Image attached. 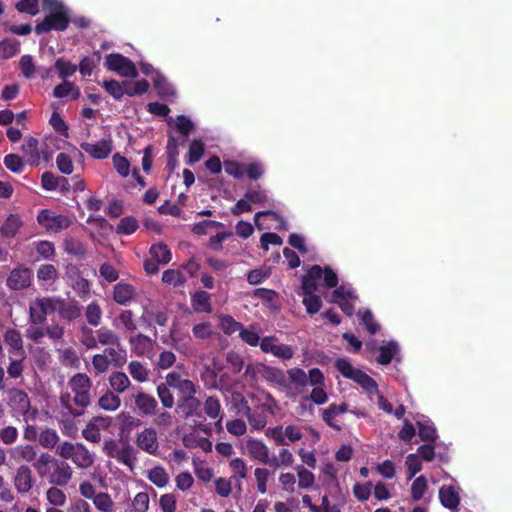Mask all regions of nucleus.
<instances>
[{"label": "nucleus", "mask_w": 512, "mask_h": 512, "mask_svg": "<svg viewBox=\"0 0 512 512\" xmlns=\"http://www.w3.org/2000/svg\"><path fill=\"white\" fill-rule=\"evenodd\" d=\"M70 18L61 3H53L49 14L35 26V32L38 35L45 34L51 30L64 31L68 28Z\"/></svg>", "instance_id": "nucleus-1"}, {"label": "nucleus", "mask_w": 512, "mask_h": 512, "mask_svg": "<svg viewBox=\"0 0 512 512\" xmlns=\"http://www.w3.org/2000/svg\"><path fill=\"white\" fill-rule=\"evenodd\" d=\"M68 385L73 392V404L79 408H86L91 403V380L85 373H77L72 376Z\"/></svg>", "instance_id": "nucleus-2"}, {"label": "nucleus", "mask_w": 512, "mask_h": 512, "mask_svg": "<svg viewBox=\"0 0 512 512\" xmlns=\"http://www.w3.org/2000/svg\"><path fill=\"white\" fill-rule=\"evenodd\" d=\"M118 419L121 420L120 440H110L105 443V451L108 456L117 459L119 462L128 466V443L124 441L125 429L128 427V417L125 412L119 414Z\"/></svg>", "instance_id": "nucleus-3"}, {"label": "nucleus", "mask_w": 512, "mask_h": 512, "mask_svg": "<svg viewBox=\"0 0 512 512\" xmlns=\"http://www.w3.org/2000/svg\"><path fill=\"white\" fill-rule=\"evenodd\" d=\"M7 404L13 415L26 418L31 409V402L28 394L19 388H11L7 391Z\"/></svg>", "instance_id": "nucleus-4"}, {"label": "nucleus", "mask_w": 512, "mask_h": 512, "mask_svg": "<svg viewBox=\"0 0 512 512\" xmlns=\"http://www.w3.org/2000/svg\"><path fill=\"white\" fill-rule=\"evenodd\" d=\"M247 453L260 463L269 464L270 467L279 468L278 458H270V450L262 440L250 438L246 441Z\"/></svg>", "instance_id": "nucleus-5"}, {"label": "nucleus", "mask_w": 512, "mask_h": 512, "mask_svg": "<svg viewBox=\"0 0 512 512\" xmlns=\"http://www.w3.org/2000/svg\"><path fill=\"white\" fill-rule=\"evenodd\" d=\"M37 222L48 232L58 233L71 225L70 219L65 215H52L51 211L43 209L37 215Z\"/></svg>", "instance_id": "nucleus-6"}, {"label": "nucleus", "mask_w": 512, "mask_h": 512, "mask_svg": "<svg viewBox=\"0 0 512 512\" xmlns=\"http://www.w3.org/2000/svg\"><path fill=\"white\" fill-rule=\"evenodd\" d=\"M259 347L262 352L271 353L282 360H291L294 356V350L292 347L286 344H279L276 336L263 337L259 343Z\"/></svg>", "instance_id": "nucleus-7"}, {"label": "nucleus", "mask_w": 512, "mask_h": 512, "mask_svg": "<svg viewBox=\"0 0 512 512\" xmlns=\"http://www.w3.org/2000/svg\"><path fill=\"white\" fill-rule=\"evenodd\" d=\"M52 311H56L62 320L72 322L81 316V307L77 301H66L63 298H51Z\"/></svg>", "instance_id": "nucleus-8"}, {"label": "nucleus", "mask_w": 512, "mask_h": 512, "mask_svg": "<svg viewBox=\"0 0 512 512\" xmlns=\"http://www.w3.org/2000/svg\"><path fill=\"white\" fill-rule=\"evenodd\" d=\"M31 280L32 270L24 265H18L9 273L6 286L13 291L23 290L31 285Z\"/></svg>", "instance_id": "nucleus-9"}, {"label": "nucleus", "mask_w": 512, "mask_h": 512, "mask_svg": "<svg viewBox=\"0 0 512 512\" xmlns=\"http://www.w3.org/2000/svg\"><path fill=\"white\" fill-rule=\"evenodd\" d=\"M72 475L73 470L71 466L66 461L55 458L48 482L55 486L64 487L68 485Z\"/></svg>", "instance_id": "nucleus-10"}, {"label": "nucleus", "mask_w": 512, "mask_h": 512, "mask_svg": "<svg viewBox=\"0 0 512 512\" xmlns=\"http://www.w3.org/2000/svg\"><path fill=\"white\" fill-rule=\"evenodd\" d=\"M13 483L18 493H28L35 483L31 468L27 465H20L14 475Z\"/></svg>", "instance_id": "nucleus-11"}, {"label": "nucleus", "mask_w": 512, "mask_h": 512, "mask_svg": "<svg viewBox=\"0 0 512 512\" xmlns=\"http://www.w3.org/2000/svg\"><path fill=\"white\" fill-rule=\"evenodd\" d=\"M3 340L9 346V353L14 356L26 357L23 338L19 330L8 328L3 334Z\"/></svg>", "instance_id": "nucleus-12"}, {"label": "nucleus", "mask_w": 512, "mask_h": 512, "mask_svg": "<svg viewBox=\"0 0 512 512\" xmlns=\"http://www.w3.org/2000/svg\"><path fill=\"white\" fill-rule=\"evenodd\" d=\"M80 148L94 159H105L112 151L111 141L105 139L96 143L82 142Z\"/></svg>", "instance_id": "nucleus-13"}, {"label": "nucleus", "mask_w": 512, "mask_h": 512, "mask_svg": "<svg viewBox=\"0 0 512 512\" xmlns=\"http://www.w3.org/2000/svg\"><path fill=\"white\" fill-rule=\"evenodd\" d=\"M153 84L159 98L173 101L177 97V93L173 84L168 82V79L162 73H154Z\"/></svg>", "instance_id": "nucleus-14"}, {"label": "nucleus", "mask_w": 512, "mask_h": 512, "mask_svg": "<svg viewBox=\"0 0 512 512\" xmlns=\"http://www.w3.org/2000/svg\"><path fill=\"white\" fill-rule=\"evenodd\" d=\"M322 278L321 265L314 264L301 279V289L303 295L315 293L317 289V280Z\"/></svg>", "instance_id": "nucleus-15"}, {"label": "nucleus", "mask_w": 512, "mask_h": 512, "mask_svg": "<svg viewBox=\"0 0 512 512\" xmlns=\"http://www.w3.org/2000/svg\"><path fill=\"white\" fill-rule=\"evenodd\" d=\"M131 351L137 356H146L151 358L154 352V342L150 337L141 335L130 338Z\"/></svg>", "instance_id": "nucleus-16"}, {"label": "nucleus", "mask_w": 512, "mask_h": 512, "mask_svg": "<svg viewBox=\"0 0 512 512\" xmlns=\"http://www.w3.org/2000/svg\"><path fill=\"white\" fill-rule=\"evenodd\" d=\"M258 369L259 375L262 376L264 380L271 383H276L280 386H288L286 374L283 370L279 369V367L260 364Z\"/></svg>", "instance_id": "nucleus-17"}, {"label": "nucleus", "mask_w": 512, "mask_h": 512, "mask_svg": "<svg viewBox=\"0 0 512 512\" xmlns=\"http://www.w3.org/2000/svg\"><path fill=\"white\" fill-rule=\"evenodd\" d=\"M135 405L142 416L155 415L158 409L157 400L146 392H138L135 395Z\"/></svg>", "instance_id": "nucleus-18"}, {"label": "nucleus", "mask_w": 512, "mask_h": 512, "mask_svg": "<svg viewBox=\"0 0 512 512\" xmlns=\"http://www.w3.org/2000/svg\"><path fill=\"white\" fill-rule=\"evenodd\" d=\"M440 503L451 511H458L461 497L453 486H442L439 489Z\"/></svg>", "instance_id": "nucleus-19"}, {"label": "nucleus", "mask_w": 512, "mask_h": 512, "mask_svg": "<svg viewBox=\"0 0 512 512\" xmlns=\"http://www.w3.org/2000/svg\"><path fill=\"white\" fill-rule=\"evenodd\" d=\"M137 445L147 453L154 454L159 448L155 429L146 428L142 433L138 434Z\"/></svg>", "instance_id": "nucleus-20"}, {"label": "nucleus", "mask_w": 512, "mask_h": 512, "mask_svg": "<svg viewBox=\"0 0 512 512\" xmlns=\"http://www.w3.org/2000/svg\"><path fill=\"white\" fill-rule=\"evenodd\" d=\"M37 308L30 307V322L32 324H43L46 321L47 310H52L51 298L36 300Z\"/></svg>", "instance_id": "nucleus-21"}, {"label": "nucleus", "mask_w": 512, "mask_h": 512, "mask_svg": "<svg viewBox=\"0 0 512 512\" xmlns=\"http://www.w3.org/2000/svg\"><path fill=\"white\" fill-rule=\"evenodd\" d=\"M22 226L23 222L20 216L18 214H10L0 227V234L5 239H12L18 234Z\"/></svg>", "instance_id": "nucleus-22"}, {"label": "nucleus", "mask_w": 512, "mask_h": 512, "mask_svg": "<svg viewBox=\"0 0 512 512\" xmlns=\"http://www.w3.org/2000/svg\"><path fill=\"white\" fill-rule=\"evenodd\" d=\"M195 395L190 394L184 400H178L177 412L183 419H189V417L194 416L199 409L201 403Z\"/></svg>", "instance_id": "nucleus-23"}, {"label": "nucleus", "mask_w": 512, "mask_h": 512, "mask_svg": "<svg viewBox=\"0 0 512 512\" xmlns=\"http://www.w3.org/2000/svg\"><path fill=\"white\" fill-rule=\"evenodd\" d=\"M105 67L107 70L119 72L128 76V58L118 53H111L106 56Z\"/></svg>", "instance_id": "nucleus-24"}, {"label": "nucleus", "mask_w": 512, "mask_h": 512, "mask_svg": "<svg viewBox=\"0 0 512 512\" xmlns=\"http://www.w3.org/2000/svg\"><path fill=\"white\" fill-rule=\"evenodd\" d=\"M346 411H348V405L345 403L339 405L330 404L327 409L323 410L322 418L328 426L339 431L341 430V425L335 423L334 418L337 415L345 414Z\"/></svg>", "instance_id": "nucleus-25"}, {"label": "nucleus", "mask_w": 512, "mask_h": 512, "mask_svg": "<svg viewBox=\"0 0 512 512\" xmlns=\"http://www.w3.org/2000/svg\"><path fill=\"white\" fill-rule=\"evenodd\" d=\"M54 459L55 457L45 452L41 453L40 456L33 462V468L36 470L40 478H46L48 480Z\"/></svg>", "instance_id": "nucleus-26"}, {"label": "nucleus", "mask_w": 512, "mask_h": 512, "mask_svg": "<svg viewBox=\"0 0 512 512\" xmlns=\"http://www.w3.org/2000/svg\"><path fill=\"white\" fill-rule=\"evenodd\" d=\"M71 460L77 467L83 469L90 467L94 462L93 455L81 443H78V447L76 448Z\"/></svg>", "instance_id": "nucleus-27"}, {"label": "nucleus", "mask_w": 512, "mask_h": 512, "mask_svg": "<svg viewBox=\"0 0 512 512\" xmlns=\"http://www.w3.org/2000/svg\"><path fill=\"white\" fill-rule=\"evenodd\" d=\"M399 353V346L397 342L390 341L386 345H382L379 348V355L377 357V362L380 365H388L391 363L393 358L396 357Z\"/></svg>", "instance_id": "nucleus-28"}, {"label": "nucleus", "mask_w": 512, "mask_h": 512, "mask_svg": "<svg viewBox=\"0 0 512 512\" xmlns=\"http://www.w3.org/2000/svg\"><path fill=\"white\" fill-rule=\"evenodd\" d=\"M71 95L73 100L80 97L81 93L78 87L73 82L64 80L62 83L55 86L53 90V96L56 98H64Z\"/></svg>", "instance_id": "nucleus-29"}, {"label": "nucleus", "mask_w": 512, "mask_h": 512, "mask_svg": "<svg viewBox=\"0 0 512 512\" xmlns=\"http://www.w3.org/2000/svg\"><path fill=\"white\" fill-rule=\"evenodd\" d=\"M231 409L235 411L237 415L249 414V404L244 394L240 391H232L230 397Z\"/></svg>", "instance_id": "nucleus-30"}, {"label": "nucleus", "mask_w": 512, "mask_h": 512, "mask_svg": "<svg viewBox=\"0 0 512 512\" xmlns=\"http://www.w3.org/2000/svg\"><path fill=\"white\" fill-rule=\"evenodd\" d=\"M11 455L16 460H23L26 462H34L37 457V452L34 446L30 444L18 445L11 449Z\"/></svg>", "instance_id": "nucleus-31"}, {"label": "nucleus", "mask_w": 512, "mask_h": 512, "mask_svg": "<svg viewBox=\"0 0 512 512\" xmlns=\"http://www.w3.org/2000/svg\"><path fill=\"white\" fill-rule=\"evenodd\" d=\"M353 381L357 382L364 390L369 393L379 392L378 384L373 377L367 374V372L355 369V375Z\"/></svg>", "instance_id": "nucleus-32"}, {"label": "nucleus", "mask_w": 512, "mask_h": 512, "mask_svg": "<svg viewBox=\"0 0 512 512\" xmlns=\"http://www.w3.org/2000/svg\"><path fill=\"white\" fill-rule=\"evenodd\" d=\"M244 197L249 201V204L252 205H265L269 201L267 190L263 189L260 185H256L247 189Z\"/></svg>", "instance_id": "nucleus-33"}, {"label": "nucleus", "mask_w": 512, "mask_h": 512, "mask_svg": "<svg viewBox=\"0 0 512 512\" xmlns=\"http://www.w3.org/2000/svg\"><path fill=\"white\" fill-rule=\"evenodd\" d=\"M25 156L28 157L27 161L30 165H37L39 163L40 155L38 151V140L30 137L21 147Z\"/></svg>", "instance_id": "nucleus-34"}, {"label": "nucleus", "mask_w": 512, "mask_h": 512, "mask_svg": "<svg viewBox=\"0 0 512 512\" xmlns=\"http://www.w3.org/2000/svg\"><path fill=\"white\" fill-rule=\"evenodd\" d=\"M103 87L113 98L120 99L125 93H128V81L122 83L116 80H106L103 82Z\"/></svg>", "instance_id": "nucleus-35"}, {"label": "nucleus", "mask_w": 512, "mask_h": 512, "mask_svg": "<svg viewBox=\"0 0 512 512\" xmlns=\"http://www.w3.org/2000/svg\"><path fill=\"white\" fill-rule=\"evenodd\" d=\"M39 444L46 449H54L56 448L60 437L56 430L51 428H46L42 430L38 437Z\"/></svg>", "instance_id": "nucleus-36"}, {"label": "nucleus", "mask_w": 512, "mask_h": 512, "mask_svg": "<svg viewBox=\"0 0 512 512\" xmlns=\"http://www.w3.org/2000/svg\"><path fill=\"white\" fill-rule=\"evenodd\" d=\"M101 54L99 52L93 53L91 56H85L80 61L78 70L82 76H90L93 69L100 63Z\"/></svg>", "instance_id": "nucleus-37"}, {"label": "nucleus", "mask_w": 512, "mask_h": 512, "mask_svg": "<svg viewBox=\"0 0 512 512\" xmlns=\"http://www.w3.org/2000/svg\"><path fill=\"white\" fill-rule=\"evenodd\" d=\"M151 257L157 260V264H167L171 261V252L166 244H154L150 248Z\"/></svg>", "instance_id": "nucleus-38"}, {"label": "nucleus", "mask_w": 512, "mask_h": 512, "mask_svg": "<svg viewBox=\"0 0 512 512\" xmlns=\"http://www.w3.org/2000/svg\"><path fill=\"white\" fill-rule=\"evenodd\" d=\"M64 251L70 255L83 258L86 254V248L82 241L77 238H67L63 243Z\"/></svg>", "instance_id": "nucleus-39"}, {"label": "nucleus", "mask_w": 512, "mask_h": 512, "mask_svg": "<svg viewBox=\"0 0 512 512\" xmlns=\"http://www.w3.org/2000/svg\"><path fill=\"white\" fill-rule=\"evenodd\" d=\"M210 294L206 291H198L192 296V303L196 311L211 312Z\"/></svg>", "instance_id": "nucleus-40"}, {"label": "nucleus", "mask_w": 512, "mask_h": 512, "mask_svg": "<svg viewBox=\"0 0 512 512\" xmlns=\"http://www.w3.org/2000/svg\"><path fill=\"white\" fill-rule=\"evenodd\" d=\"M142 319L148 326H153L154 323H157L158 326H166L168 317L167 313L163 311L145 310L142 314Z\"/></svg>", "instance_id": "nucleus-41"}, {"label": "nucleus", "mask_w": 512, "mask_h": 512, "mask_svg": "<svg viewBox=\"0 0 512 512\" xmlns=\"http://www.w3.org/2000/svg\"><path fill=\"white\" fill-rule=\"evenodd\" d=\"M20 50V42L16 39H4L0 41V52L3 59L14 57Z\"/></svg>", "instance_id": "nucleus-42"}, {"label": "nucleus", "mask_w": 512, "mask_h": 512, "mask_svg": "<svg viewBox=\"0 0 512 512\" xmlns=\"http://www.w3.org/2000/svg\"><path fill=\"white\" fill-rule=\"evenodd\" d=\"M162 281L166 284H171L174 287H181V285L185 284L186 277H184L180 270L166 269L162 273Z\"/></svg>", "instance_id": "nucleus-43"}, {"label": "nucleus", "mask_w": 512, "mask_h": 512, "mask_svg": "<svg viewBox=\"0 0 512 512\" xmlns=\"http://www.w3.org/2000/svg\"><path fill=\"white\" fill-rule=\"evenodd\" d=\"M240 339L245 342L247 345L255 347L258 346L261 339L259 335L255 331V327H245L243 323L241 324V329L239 333Z\"/></svg>", "instance_id": "nucleus-44"}, {"label": "nucleus", "mask_w": 512, "mask_h": 512, "mask_svg": "<svg viewBox=\"0 0 512 512\" xmlns=\"http://www.w3.org/2000/svg\"><path fill=\"white\" fill-rule=\"evenodd\" d=\"M205 152V145L201 140H193L189 146L187 164L193 165V163L201 160Z\"/></svg>", "instance_id": "nucleus-45"}, {"label": "nucleus", "mask_w": 512, "mask_h": 512, "mask_svg": "<svg viewBox=\"0 0 512 512\" xmlns=\"http://www.w3.org/2000/svg\"><path fill=\"white\" fill-rule=\"evenodd\" d=\"M5 167L12 173L20 174L24 171L25 164L23 159L17 154H8L4 157Z\"/></svg>", "instance_id": "nucleus-46"}, {"label": "nucleus", "mask_w": 512, "mask_h": 512, "mask_svg": "<svg viewBox=\"0 0 512 512\" xmlns=\"http://www.w3.org/2000/svg\"><path fill=\"white\" fill-rule=\"evenodd\" d=\"M288 374V386L293 383L296 387H305L308 383V376L304 370L299 367H293L287 371Z\"/></svg>", "instance_id": "nucleus-47"}, {"label": "nucleus", "mask_w": 512, "mask_h": 512, "mask_svg": "<svg viewBox=\"0 0 512 512\" xmlns=\"http://www.w3.org/2000/svg\"><path fill=\"white\" fill-rule=\"evenodd\" d=\"M55 68L58 70L59 77L62 79H66L78 70V67L75 64H72L69 60L64 58H58L55 62Z\"/></svg>", "instance_id": "nucleus-48"}, {"label": "nucleus", "mask_w": 512, "mask_h": 512, "mask_svg": "<svg viewBox=\"0 0 512 512\" xmlns=\"http://www.w3.org/2000/svg\"><path fill=\"white\" fill-rule=\"evenodd\" d=\"M148 479L157 487H164V485H166L169 482L168 473L166 469L163 467H154L150 469Z\"/></svg>", "instance_id": "nucleus-49"}, {"label": "nucleus", "mask_w": 512, "mask_h": 512, "mask_svg": "<svg viewBox=\"0 0 512 512\" xmlns=\"http://www.w3.org/2000/svg\"><path fill=\"white\" fill-rule=\"evenodd\" d=\"M230 470L232 472L231 479L238 478H247L248 477V466L244 459L242 458H234L231 460L229 464Z\"/></svg>", "instance_id": "nucleus-50"}, {"label": "nucleus", "mask_w": 512, "mask_h": 512, "mask_svg": "<svg viewBox=\"0 0 512 512\" xmlns=\"http://www.w3.org/2000/svg\"><path fill=\"white\" fill-rule=\"evenodd\" d=\"M428 488L427 479L425 476H419L414 479L411 485V496L413 501H420L423 498Z\"/></svg>", "instance_id": "nucleus-51"}, {"label": "nucleus", "mask_w": 512, "mask_h": 512, "mask_svg": "<svg viewBox=\"0 0 512 512\" xmlns=\"http://www.w3.org/2000/svg\"><path fill=\"white\" fill-rule=\"evenodd\" d=\"M60 182L68 183V180L65 177H55V175L49 171L44 172L41 176L42 187L47 191L57 189Z\"/></svg>", "instance_id": "nucleus-52"}, {"label": "nucleus", "mask_w": 512, "mask_h": 512, "mask_svg": "<svg viewBox=\"0 0 512 512\" xmlns=\"http://www.w3.org/2000/svg\"><path fill=\"white\" fill-rule=\"evenodd\" d=\"M204 412L211 419H217L221 413V401L217 396H208L204 403Z\"/></svg>", "instance_id": "nucleus-53"}, {"label": "nucleus", "mask_w": 512, "mask_h": 512, "mask_svg": "<svg viewBox=\"0 0 512 512\" xmlns=\"http://www.w3.org/2000/svg\"><path fill=\"white\" fill-rule=\"evenodd\" d=\"M254 477L257 483V490L260 493H266L267 482L271 477L269 469L263 467H257L254 469Z\"/></svg>", "instance_id": "nucleus-54"}, {"label": "nucleus", "mask_w": 512, "mask_h": 512, "mask_svg": "<svg viewBox=\"0 0 512 512\" xmlns=\"http://www.w3.org/2000/svg\"><path fill=\"white\" fill-rule=\"evenodd\" d=\"M95 507L102 512H112L114 503L108 493L100 492L92 500Z\"/></svg>", "instance_id": "nucleus-55"}, {"label": "nucleus", "mask_w": 512, "mask_h": 512, "mask_svg": "<svg viewBox=\"0 0 512 512\" xmlns=\"http://www.w3.org/2000/svg\"><path fill=\"white\" fill-rule=\"evenodd\" d=\"M98 405L104 410H116L120 406V399L111 391H107L99 398Z\"/></svg>", "instance_id": "nucleus-56"}, {"label": "nucleus", "mask_w": 512, "mask_h": 512, "mask_svg": "<svg viewBox=\"0 0 512 512\" xmlns=\"http://www.w3.org/2000/svg\"><path fill=\"white\" fill-rule=\"evenodd\" d=\"M86 319L87 322L92 326H98L101 321L102 311L99 304L95 301L91 302L86 307Z\"/></svg>", "instance_id": "nucleus-57"}, {"label": "nucleus", "mask_w": 512, "mask_h": 512, "mask_svg": "<svg viewBox=\"0 0 512 512\" xmlns=\"http://www.w3.org/2000/svg\"><path fill=\"white\" fill-rule=\"evenodd\" d=\"M418 435L421 440L427 441L428 443H434L437 439V430L433 425H429L422 422H417Z\"/></svg>", "instance_id": "nucleus-58"}, {"label": "nucleus", "mask_w": 512, "mask_h": 512, "mask_svg": "<svg viewBox=\"0 0 512 512\" xmlns=\"http://www.w3.org/2000/svg\"><path fill=\"white\" fill-rule=\"evenodd\" d=\"M158 397L161 400L164 407L167 409H171L175 405V399L171 392V388H169L167 382L165 384H160L157 387Z\"/></svg>", "instance_id": "nucleus-59"}, {"label": "nucleus", "mask_w": 512, "mask_h": 512, "mask_svg": "<svg viewBox=\"0 0 512 512\" xmlns=\"http://www.w3.org/2000/svg\"><path fill=\"white\" fill-rule=\"evenodd\" d=\"M298 487L310 488L313 487L315 482V476L309 469L305 467H297Z\"/></svg>", "instance_id": "nucleus-60"}, {"label": "nucleus", "mask_w": 512, "mask_h": 512, "mask_svg": "<svg viewBox=\"0 0 512 512\" xmlns=\"http://www.w3.org/2000/svg\"><path fill=\"white\" fill-rule=\"evenodd\" d=\"M360 322L364 324L366 330L370 334H375L380 330V326L378 322H376L374 314L370 310L360 313Z\"/></svg>", "instance_id": "nucleus-61"}, {"label": "nucleus", "mask_w": 512, "mask_h": 512, "mask_svg": "<svg viewBox=\"0 0 512 512\" xmlns=\"http://www.w3.org/2000/svg\"><path fill=\"white\" fill-rule=\"evenodd\" d=\"M241 324L242 323L236 321L232 316L220 317V327L225 334H228V336L235 332H239L240 334Z\"/></svg>", "instance_id": "nucleus-62"}, {"label": "nucleus", "mask_w": 512, "mask_h": 512, "mask_svg": "<svg viewBox=\"0 0 512 512\" xmlns=\"http://www.w3.org/2000/svg\"><path fill=\"white\" fill-rule=\"evenodd\" d=\"M36 252L45 260H51L55 256L54 244L50 241L35 242Z\"/></svg>", "instance_id": "nucleus-63"}, {"label": "nucleus", "mask_w": 512, "mask_h": 512, "mask_svg": "<svg viewBox=\"0 0 512 512\" xmlns=\"http://www.w3.org/2000/svg\"><path fill=\"white\" fill-rule=\"evenodd\" d=\"M302 302L306 308L307 313L309 314H315L319 312L322 305L321 297L317 296L315 293L307 294L304 296Z\"/></svg>", "instance_id": "nucleus-64"}]
</instances>
